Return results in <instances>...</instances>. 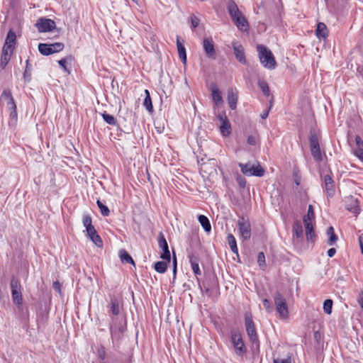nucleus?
<instances>
[{"instance_id":"f257e3e1","label":"nucleus","mask_w":363,"mask_h":363,"mask_svg":"<svg viewBox=\"0 0 363 363\" xmlns=\"http://www.w3.org/2000/svg\"><path fill=\"white\" fill-rule=\"evenodd\" d=\"M258 56L260 63L264 67L268 69H274L277 67V62L272 51L263 45L257 46Z\"/></svg>"},{"instance_id":"f03ea898","label":"nucleus","mask_w":363,"mask_h":363,"mask_svg":"<svg viewBox=\"0 0 363 363\" xmlns=\"http://www.w3.org/2000/svg\"><path fill=\"white\" fill-rule=\"evenodd\" d=\"M245 326L250 342L259 345L258 335L251 313L247 312L245 314Z\"/></svg>"},{"instance_id":"7ed1b4c3","label":"nucleus","mask_w":363,"mask_h":363,"mask_svg":"<svg viewBox=\"0 0 363 363\" xmlns=\"http://www.w3.org/2000/svg\"><path fill=\"white\" fill-rule=\"evenodd\" d=\"M20 281L13 277L11 280V296L13 303L17 305L18 309H21L23 305Z\"/></svg>"},{"instance_id":"20e7f679","label":"nucleus","mask_w":363,"mask_h":363,"mask_svg":"<svg viewBox=\"0 0 363 363\" xmlns=\"http://www.w3.org/2000/svg\"><path fill=\"white\" fill-rule=\"evenodd\" d=\"M274 301L279 316L281 318H287L289 316V310L286 301L283 295L279 292L276 293L274 296Z\"/></svg>"},{"instance_id":"39448f33","label":"nucleus","mask_w":363,"mask_h":363,"mask_svg":"<svg viewBox=\"0 0 363 363\" xmlns=\"http://www.w3.org/2000/svg\"><path fill=\"white\" fill-rule=\"evenodd\" d=\"M239 167H240L242 173L248 177H262L265 172V170L259 165V164L252 165L250 163H239Z\"/></svg>"},{"instance_id":"423d86ee","label":"nucleus","mask_w":363,"mask_h":363,"mask_svg":"<svg viewBox=\"0 0 363 363\" xmlns=\"http://www.w3.org/2000/svg\"><path fill=\"white\" fill-rule=\"evenodd\" d=\"M65 45L62 43H55L52 44L40 43L38 50L43 55H50L62 50Z\"/></svg>"},{"instance_id":"0eeeda50","label":"nucleus","mask_w":363,"mask_h":363,"mask_svg":"<svg viewBox=\"0 0 363 363\" xmlns=\"http://www.w3.org/2000/svg\"><path fill=\"white\" fill-rule=\"evenodd\" d=\"M231 341L234 347L235 353L238 355L242 356L243 354L245 353L246 350L245 347V344L243 342L242 335L240 333L232 331Z\"/></svg>"},{"instance_id":"6e6552de","label":"nucleus","mask_w":363,"mask_h":363,"mask_svg":"<svg viewBox=\"0 0 363 363\" xmlns=\"http://www.w3.org/2000/svg\"><path fill=\"white\" fill-rule=\"evenodd\" d=\"M238 226L240 235L244 240H247L251 237V225L248 219L245 218H239L238 221Z\"/></svg>"},{"instance_id":"1a4fd4ad","label":"nucleus","mask_w":363,"mask_h":363,"mask_svg":"<svg viewBox=\"0 0 363 363\" xmlns=\"http://www.w3.org/2000/svg\"><path fill=\"white\" fill-rule=\"evenodd\" d=\"M220 123V131L223 136H228L231 133V125L225 112L218 113L216 116Z\"/></svg>"},{"instance_id":"9d476101","label":"nucleus","mask_w":363,"mask_h":363,"mask_svg":"<svg viewBox=\"0 0 363 363\" xmlns=\"http://www.w3.org/2000/svg\"><path fill=\"white\" fill-rule=\"evenodd\" d=\"M323 180L327 195L330 197L333 196L335 194V183L330 171H327L325 173H323Z\"/></svg>"},{"instance_id":"9b49d317","label":"nucleus","mask_w":363,"mask_h":363,"mask_svg":"<svg viewBox=\"0 0 363 363\" xmlns=\"http://www.w3.org/2000/svg\"><path fill=\"white\" fill-rule=\"evenodd\" d=\"M203 48L208 58L215 60L217 53L214 46V42L211 38H205L203 40Z\"/></svg>"},{"instance_id":"f8f14e48","label":"nucleus","mask_w":363,"mask_h":363,"mask_svg":"<svg viewBox=\"0 0 363 363\" xmlns=\"http://www.w3.org/2000/svg\"><path fill=\"white\" fill-rule=\"evenodd\" d=\"M35 26L40 33L48 32L55 28V23L51 19L40 18L37 21Z\"/></svg>"},{"instance_id":"ddd939ff","label":"nucleus","mask_w":363,"mask_h":363,"mask_svg":"<svg viewBox=\"0 0 363 363\" xmlns=\"http://www.w3.org/2000/svg\"><path fill=\"white\" fill-rule=\"evenodd\" d=\"M293 242L294 245H299L303 238V227L300 221H296L293 225Z\"/></svg>"},{"instance_id":"4468645a","label":"nucleus","mask_w":363,"mask_h":363,"mask_svg":"<svg viewBox=\"0 0 363 363\" xmlns=\"http://www.w3.org/2000/svg\"><path fill=\"white\" fill-rule=\"evenodd\" d=\"M0 101L6 104L8 110L16 108L14 99L9 90H4L0 96Z\"/></svg>"},{"instance_id":"2eb2a0df","label":"nucleus","mask_w":363,"mask_h":363,"mask_svg":"<svg viewBox=\"0 0 363 363\" xmlns=\"http://www.w3.org/2000/svg\"><path fill=\"white\" fill-rule=\"evenodd\" d=\"M232 47L234 50L235 58L242 64H246L247 61L245 59V55L243 47L234 40L232 42Z\"/></svg>"},{"instance_id":"dca6fc26","label":"nucleus","mask_w":363,"mask_h":363,"mask_svg":"<svg viewBox=\"0 0 363 363\" xmlns=\"http://www.w3.org/2000/svg\"><path fill=\"white\" fill-rule=\"evenodd\" d=\"M16 42V35L12 30H10L7 33V36L6 38V40L2 49L9 50V52H13Z\"/></svg>"},{"instance_id":"f3484780","label":"nucleus","mask_w":363,"mask_h":363,"mask_svg":"<svg viewBox=\"0 0 363 363\" xmlns=\"http://www.w3.org/2000/svg\"><path fill=\"white\" fill-rule=\"evenodd\" d=\"M159 247L162 249L163 252L161 254L160 257L164 260L170 262L171 255L169 250L168 245L164 235L161 233L158 241Z\"/></svg>"},{"instance_id":"a211bd4d","label":"nucleus","mask_w":363,"mask_h":363,"mask_svg":"<svg viewBox=\"0 0 363 363\" xmlns=\"http://www.w3.org/2000/svg\"><path fill=\"white\" fill-rule=\"evenodd\" d=\"M238 99V92L236 89L230 88L228 90V102L230 108L232 110H235L237 106V102Z\"/></svg>"},{"instance_id":"6ab92c4d","label":"nucleus","mask_w":363,"mask_h":363,"mask_svg":"<svg viewBox=\"0 0 363 363\" xmlns=\"http://www.w3.org/2000/svg\"><path fill=\"white\" fill-rule=\"evenodd\" d=\"M211 96L212 99L216 106H220L223 104V100L221 96V92L216 85L211 86Z\"/></svg>"},{"instance_id":"aec40b11","label":"nucleus","mask_w":363,"mask_h":363,"mask_svg":"<svg viewBox=\"0 0 363 363\" xmlns=\"http://www.w3.org/2000/svg\"><path fill=\"white\" fill-rule=\"evenodd\" d=\"M228 11L229 15L232 18V20H235L238 17L242 16V13L239 10L238 6L233 1H230L228 4Z\"/></svg>"},{"instance_id":"412c9836","label":"nucleus","mask_w":363,"mask_h":363,"mask_svg":"<svg viewBox=\"0 0 363 363\" xmlns=\"http://www.w3.org/2000/svg\"><path fill=\"white\" fill-rule=\"evenodd\" d=\"M233 22L240 31L247 32L249 30V24L243 15L238 17L237 18H235Z\"/></svg>"},{"instance_id":"4be33fe9","label":"nucleus","mask_w":363,"mask_h":363,"mask_svg":"<svg viewBox=\"0 0 363 363\" xmlns=\"http://www.w3.org/2000/svg\"><path fill=\"white\" fill-rule=\"evenodd\" d=\"M355 142L354 154L360 160L363 161V141L359 136H356Z\"/></svg>"},{"instance_id":"5701e85b","label":"nucleus","mask_w":363,"mask_h":363,"mask_svg":"<svg viewBox=\"0 0 363 363\" xmlns=\"http://www.w3.org/2000/svg\"><path fill=\"white\" fill-rule=\"evenodd\" d=\"M110 313L113 315H118L120 313L119 301L116 296H111L110 298Z\"/></svg>"},{"instance_id":"b1692460","label":"nucleus","mask_w":363,"mask_h":363,"mask_svg":"<svg viewBox=\"0 0 363 363\" xmlns=\"http://www.w3.org/2000/svg\"><path fill=\"white\" fill-rule=\"evenodd\" d=\"M306 237L308 242H313L315 240V235L312 223H304Z\"/></svg>"},{"instance_id":"393cba45","label":"nucleus","mask_w":363,"mask_h":363,"mask_svg":"<svg viewBox=\"0 0 363 363\" xmlns=\"http://www.w3.org/2000/svg\"><path fill=\"white\" fill-rule=\"evenodd\" d=\"M315 35L318 38H326L328 35V28L324 23H318L315 30Z\"/></svg>"},{"instance_id":"a878e982","label":"nucleus","mask_w":363,"mask_h":363,"mask_svg":"<svg viewBox=\"0 0 363 363\" xmlns=\"http://www.w3.org/2000/svg\"><path fill=\"white\" fill-rule=\"evenodd\" d=\"M189 262L191 264V269L195 275H201V272L199 268V259L194 255L189 256Z\"/></svg>"},{"instance_id":"bb28decb","label":"nucleus","mask_w":363,"mask_h":363,"mask_svg":"<svg viewBox=\"0 0 363 363\" xmlns=\"http://www.w3.org/2000/svg\"><path fill=\"white\" fill-rule=\"evenodd\" d=\"M13 54V52H9V50L2 49V53L1 56V62L0 67L2 69H4L8 62L10 61L11 56Z\"/></svg>"},{"instance_id":"cd10ccee","label":"nucleus","mask_w":363,"mask_h":363,"mask_svg":"<svg viewBox=\"0 0 363 363\" xmlns=\"http://www.w3.org/2000/svg\"><path fill=\"white\" fill-rule=\"evenodd\" d=\"M177 46L179 53V57L180 60L182 61L184 64H186V49L184 46L182 45V43L179 41V37H177Z\"/></svg>"},{"instance_id":"c85d7f7f","label":"nucleus","mask_w":363,"mask_h":363,"mask_svg":"<svg viewBox=\"0 0 363 363\" xmlns=\"http://www.w3.org/2000/svg\"><path fill=\"white\" fill-rule=\"evenodd\" d=\"M198 220L201 226L203 227V228L204 229V230L206 233H210L211 230V225L208 218L203 215H200L198 218Z\"/></svg>"},{"instance_id":"c756f323","label":"nucleus","mask_w":363,"mask_h":363,"mask_svg":"<svg viewBox=\"0 0 363 363\" xmlns=\"http://www.w3.org/2000/svg\"><path fill=\"white\" fill-rule=\"evenodd\" d=\"M119 257L122 262L135 264V262L130 255L125 250L119 251Z\"/></svg>"},{"instance_id":"7c9ffc66","label":"nucleus","mask_w":363,"mask_h":363,"mask_svg":"<svg viewBox=\"0 0 363 363\" xmlns=\"http://www.w3.org/2000/svg\"><path fill=\"white\" fill-rule=\"evenodd\" d=\"M309 144L311 149H315V147H320L318 137L315 131H311L310 133Z\"/></svg>"},{"instance_id":"2f4dec72","label":"nucleus","mask_w":363,"mask_h":363,"mask_svg":"<svg viewBox=\"0 0 363 363\" xmlns=\"http://www.w3.org/2000/svg\"><path fill=\"white\" fill-rule=\"evenodd\" d=\"M309 144L311 149H315V147H320L318 137L315 131H311L310 133Z\"/></svg>"},{"instance_id":"473e14b6","label":"nucleus","mask_w":363,"mask_h":363,"mask_svg":"<svg viewBox=\"0 0 363 363\" xmlns=\"http://www.w3.org/2000/svg\"><path fill=\"white\" fill-rule=\"evenodd\" d=\"M227 240L231 251L233 253L238 255V249L237 247V242L235 237L232 234H228Z\"/></svg>"},{"instance_id":"72a5a7b5","label":"nucleus","mask_w":363,"mask_h":363,"mask_svg":"<svg viewBox=\"0 0 363 363\" xmlns=\"http://www.w3.org/2000/svg\"><path fill=\"white\" fill-rule=\"evenodd\" d=\"M315 218V213L313 211V207L312 205L308 206L307 214L304 216L303 221V223H312L313 220Z\"/></svg>"},{"instance_id":"f704fd0d","label":"nucleus","mask_w":363,"mask_h":363,"mask_svg":"<svg viewBox=\"0 0 363 363\" xmlns=\"http://www.w3.org/2000/svg\"><path fill=\"white\" fill-rule=\"evenodd\" d=\"M327 235L329 237L328 244L333 245L337 240V236L335 235L334 228L330 226L327 229Z\"/></svg>"},{"instance_id":"c9c22d12","label":"nucleus","mask_w":363,"mask_h":363,"mask_svg":"<svg viewBox=\"0 0 363 363\" xmlns=\"http://www.w3.org/2000/svg\"><path fill=\"white\" fill-rule=\"evenodd\" d=\"M145 98L144 99L143 105L148 111H152L153 106L152 104V100L150 95V92L147 89L145 90Z\"/></svg>"},{"instance_id":"e433bc0d","label":"nucleus","mask_w":363,"mask_h":363,"mask_svg":"<svg viewBox=\"0 0 363 363\" xmlns=\"http://www.w3.org/2000/svg\"><path fill=\"white\" fill-rule=\"evenodd\" d=\"M101 116L107 124L111 125H116L117 124V121L113 116L108 114L106 112H104Z\"/></svg>"},{"instance_id":"4c0bfd02","label":"nucleus","mask_w":363,"mask_h":363,"mask_svg":"<svg viewBox=\"0 0 363 363\" xmlns=\"http://www.w3.org/2000/svg\"><path fill=\"white\" fill-rule=\"evenodd\" d=\"M110 330L111 338L113 340L118 339L120 338V334L123 332V327L121 325L118 328H115L113 327V325H111Z\"/></svg>"},{"instance_id":"58836bf2","label":"nucleus","mask_w":363,"mask_h":363,"mask_svg":"<svg viewBox=\"0 0 363 363\" xmlns=\"http://www.w3.org/2000/svg\"><path fill=\"white\" fill-rule=\"evenodd\" d=\"M154 268L157 272L163 274L167 270V264L165 262L160 261L155 264Z\"/></svg>"},{"instance_id":"ea45409f","label":"nucleus","mask_w":363,"mask_h":363,"mask_svg":"<svg viewBox=\"0 0 363 363\" xmlns=\"http://www.w3.org/2000/svg\"><path fill=\"white\" fill-rule=\"evenodd\" d=\"M258 85L261 89L262 91L266 96H269L270 94L269 87L267 82L264 80H259Z\"/></svg>"},{"instance_id":"a19ab883","label":"nucleus","mask_w":363,"mask_h":363,"mask_svg":"<svg viewBox=\"0 0 363 363\" xmlns=\"http://www.w3.org/2000/svg\"><path fill=\"white\" fill-rule=\"evenodd\" d=\"M311 155L313 159L316 162H320L323 160L321 151L320 147H315V149H311Z\"/></svg>"},{"instance_id":"79ce46f5","label":"nucleus","mask_w":363,"mask_h":363,"mask_svg":"<svg viewBox=\"0 0 363 363\" xmlns=\"http://www.w3.org/2000/svg\"><path fill=\"white\" fill-rule=\"evenodd\" d=\"M96 203H97L98 207L100 209L101 213L104 216H108L110 213V211H109L108 208L106 206L104 205L103 203L100 200H97Z\"/></svg>"},{"instance_id":"37998d69","label":"nucleus","mask_w":363,"mask_h":363,"mask_svg":"<svg viewBox=\"0 0 363 363\" xmlns=\"http://www.w3.org/2000/svg\"><path fill=\"white\" fill-rule=\"evenodd\" d=\"M257 263H258L260 269H262V270L265 269L266 262H265V255H264V252H261L258 254Z\"/></svg>"},{"instance_id":"c03bdc74","label":"nucleus","mask_w":363,"mask_h":363,"mask_svg":"<svg viewBox=\"0 0 363 363\" xmlns=\"http://www.w3.org/2000/svg\"><path fill=\"white\" fill-rule=\"evenodd\" d=\"M89 238L91 239V240L98 247H100L102 245V240L100 238V236L97 234V233H95L93 235H89Z\"/></svg>"},{"instance_id":"a18cd8bd","label":"nucleus","mask_w":363,"mask_h":363,"mask_svg":"<svg viewBox=\"0 0 363 363\" xmlns=\"http://www.w3.org/2000/svg\"><path fill=\"white\" fill-rule=\"evenodd\" d=\"M333 301L331 299H326L323 303V310L327 314H330L332 312Z\"/></svg>"},{"instance_id":"49530a36","label":"nucleus","mask_w":363,"mask_h":363,"mask_svg":"<svg viewBox=\"0 0 363 363\" xmlns=\"http://www.w3.org/2000/svg\"><path fill=\"white\" fill-rule=\"evenodd\" d=\"M26 63V65L25 72L23 73V77H24L25 80L27 81V80H30V79L32 69H31V65L29 62V60H27Z\"/></svg>"},{"instance_id":"de8ad7c7","label":"nucleus","mask_w":363,"mask_h":363,"mask_svg":"<svg viewBox=\"0 0 363 363\" xmlns=\"http://www.w3.org/2000/svg\"><path fill=\"white\" fill-rule=\"evenodd\" d=\"M274 363H291V358L290 356H287L286 358L274 357Z\"/></svg>"},{"instance_id":"09e8293b","label":"nucleus","mask_w":363,"mask_h":363,"mask_svg":"<svg viewBox=\"0 0 363 363\" xmlns=\"http://www.w3.org/2000/svg\"><path fill=\"white\" fill-rule=\"evenodd\" d=\"M82 221H83V225L86 229L87 228L93 225L91 223V217L89 215H84L83 216Z\"/></svg>"},{"instance_id":"8fccbe9b","label":"nucleus","mask_w":363,"mask_h":363,"mask_svg":"<svg viewBox=\"0 0 363 363\" xmlns=\"http://www.w3.org/2000/svg\"><path fill=\"white\" fill-rule=\"evenodd\" d=\"M10 111L9 116L11 121L16 123L18 118L16 108L8 110Z\"/></svg>"},{"instance_id":"3c124183","label":"nucleus","mask_w":363,"mask_h":363,"mask_svg":"<svg viewBox=\"0 0 363 363\" xmlns=\"http://www.w3.org/2000/svg\"><path fill=\"white\" fill-rule=\"evenodd\" d=\"M236 181L240 187H242V188L245 187L246 179L243 177H242L240 175H238V177H236Z\"/></svg>"},{"instance_id":"603ef678","label":"nucleus","mask_w":363,"mask_h":363,"mask_svg":"<svg viewBox=\"0 0 363 363\" xmlns=\"http://www.w3.org/2000/svg\"><path fill=\"white\" fill-rule=\"evenodd\" d=\"M199 22H200V21L196 16H191V23L192 28H196L199 26Z\"/></svg>"},{"instance_id":"864d4df0","label":"nucleus","mask_w":363,"mask_h":363,"mask_svg":"<svg viewBox=\"0 0 363 363\" xmlns=\"http://www.w3.org/2000/svg\"><path fill=\"white\" fill-rule=\"evenodd\" d=\"M67 58H63V59H61L60 60H59L58 63H59L60 66L61 67H62L65 72H69V69L67 67Z\"/></svg>"},{"instance_id":"5fc2aeb1","label":"nucleus","mask_w":363,"mask_h":363,"mask_svg":"<svg viewBox=\"0 0 363 363\" xmlns=\"http://www.w3.org/2000/svg\"><path fill=\"white\" fill-rule=\"evenodd\" d=\"M357 303L363 308V290H361L357 296Z\"/></svg>"},{"instance_id":"6e6d98bb","label":"nucleus","mask_w":363,"mask_h":363,"mask_svg":"<svg viewBox=\"0 0 363 363\" xmlns=\"http://www.w3.org/2000/svg\"><path fill=\"white\" fill-rule=\"evenodd\" d=\"M350 211L352 212L353 213L357 214L359 213V207L358 205H355L354 206H352L350 208H347Z\"/></svg>"},{"instance_id":"4d7b16f0","label":"nucleus","mask_w":363,"mask_h":363,"mask_svg":"<svg viewBox=\"0 0 363 363\" xmlns=\"http://www.w3.org/2000/svg\"><path fill=\"white\" fill-rule=\"evenodd\" d=\"M247 143L250 145H256V138L253 135H249L247 138Z\"/></svg>"},{"instance_id":"13d9d810","label":"nucleus","mask_w":363,"mask_h":363,"mask_svg":"<svg viewBox=\"0 0 363 363\" xmlns=\"http://www.w3.org/2000/svg\"><path fill=\"white\" fill-rule=\"evenodd\" d=\"M98 354H99V359H101V360H104L106 359V352L104 348L99 350Z\"/></svg>"},{"instance_id":"bf43d9fd","label":"nucleus","mask_w":363,"mask_h":363,"mask_svg":"<svg viewBox=\"0 0 363 363\" xmlns=\"http://www.w3.org/2000/svg\"><path fill=\"white\" fill-rule=\"evenodd\" d=\"M86 233H87V235H93L95 233H96V230H95V228L94 227V225H91V227H89L86 229Z\"/></svg>"},{"instance_id":"052dcab7","label":"nucleus","mask_w":363,"mask_h":363,"mask_svg":"<svg viewBox=\"0 0 363 363\" xmlns=\"http://www.w3.org/2000/svg\"><path fill=\"white\" fill-rule=\"evenodd\" d=\"M263 306L268 311H270V308H271V306H270V302L269 300L267 299H264L263 300Z\"/></svg>"},{"instance_id":"680f3d73","label":"nucleus","mask_w":363,"mask_h":363,"mask_svg":"<svg viewBox=\"0 0 363 363\" xmlns=\"http://www.w3.org/2000/svg\"><path fill=\"white\" fill-rule=\"evenodd\" d=\"M327 253H328V257H333L335 255L336 250L335 248H333V247L330 248V249H329L328 250Z\"/></svg>"},{"instance_id":"e2e57ef3","label":"nucleus","mask_w":363,"mask_h":363,"mask_svg":"<svg viewBox=\"0 0 363 363\" xmlns=\"http://www.w3.org/2000/svg\"><path fill=\"white\" fill-rule=\"evenodd\" d=\"M52 286L55 290L60 291V284L58 281H55Z\"/></svg>"},{"instance_id":"0e129e2a","label":"nucleus","mask_w":363,"mask_h":363,"mask_svg":"<svg viewBox=\"0 0 363 363\" xmlns=\"http://www.w3.org/2000/svg\"><path fill=\"white\" fill-rule=\"evenodd\" d=\"M173 274H174V277L176 276V274H177V259H176V257H174V268H173Z\"/></svg>"},{"instance_id":"69168bd1","label":"nucleus","mask_w":363,"mask_h":363,"mask_svg":"<svg viewBox=\"0 0 363 363\" xmlns=\"http://www.w3.org/2000/svg\"><path fill=\"white\" fill-rule=\"evenodd\" d=\"M268 114H269L268 111H264V112H263V113L261 114V117H262V119H265V118H267V116H268Z\"/></svg>"},{"instance_id":"338daca9","label":"nucleus","mask_w":363,"mask_h":363,"mask_svg":"<svg viewBox=\"0 0 363 363\" xmlns=\"http://www.w3.org/2000/svg\"><path fill=\"white\" fill-rule=\"evenodd\" d=\"M359 74L363 77V67H359L357 68Z\"/></svg>"},{"instance_id":"774afa93","label":"nucleus","mask_w":363,"mask_h":363,"mask_svg":"<svg viewBox=\"0 0 363 363\" xmlns=\"http://www.w3.org/2000/svg\"><path fill=\"white\" fill-rule=\"evenodd\" d=\"M360 246H361V249H362V252L363 254V244L361 241H360Z\"/></svg>"}]
</instances>
